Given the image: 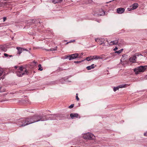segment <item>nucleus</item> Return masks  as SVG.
I'll return each mask as SVG.
<instances>
[{"instance_id": "obj_1", "label": "nucleus", "mask_w": 147, "mask_h": 147, "mask_svg": "<svg viewBox=\"0 0 147 147\" xmlns=\"http://www.w3.org/2000/svg\"><path fill=\"white\" fill-rule=\"evenodd\" d=\"M40 118L39 116H35L32 117L22 118L17 120L16 122L19 127H24L35 122L43 121Z\"/></svg>"}, {"instance_id": "obj_2", "label": "nucleus", "mask_w": 147, "mask_h": 147, "mask_svg": "<svg viewBox=\"0 0 147 147\" xmlns=\"http://www.w3.org/2000/svg\"><path fill=\"white\" fill-rule=\"evenodd\" d=\"M147 69V65L140 66L134 69V71L136 74H138L141 72H144Z\"/></svg>"}, {"instance_id": "obj_3", "label": "nucleus", "mask_w": 147, "mask_h": 147, "mask_svg": "<svg viewBox=\"0 0 147 147\" xmlns=\"http://www.w3.org/2000/svg\"><path fill=\"white\" fill-rule=\"evenodd\" d=\"M28 71L25 68L20 67L18 71L16 72V74L18 77H22L23 75L27 74Z\"/></svg>"}, {"instance_id": "obj_4", "label": "nucleus", "mask_w": 147, "mask_h": 147, "mask_svg": "<svg viewBox=\"0 0 147 147\" xmlns=\"http://www.w3.org/2000/svg\"><path fill=\"white\" fill-rule=\"evenodd\" d=\"M143 56V55L141 53H136L135 55L132 57L129 58V61L130 62L134 63L137 61V59H141V57Z\"/></svg>"}, {"instance_id": "obj_5", "label": "nucleus", "mask_w": 147, "mask_h": 147, "mask_svg": "<svg viewBox=\"0 0 147 147\" xmlns=\"http://www.w3.org/2000/svg\"><path fill=\"white\" fill-rule=\"evenodd\" d=\"M118 43V45L120 47L122 46L123 44V41L121 39H117L116 40L111 42L109 44V45H116Z\"/></svg>"}, {"instance_id": "obj_6", "label": "nucleus", "mask_w": 147, "mask_h": 147, "mask_svg": "<svg viewBox=\"0 0 147 147\" xmlns=\"http://www.w3.org/2000/svg\"><path fill=\"white\" fill-rule=\"evenodd\" d=\"M83 137L85 139L94 140L95 138V136L92 133L88 132L84 134Z\"/></svg>"}, {"instance_id": "obj_7", "label": "nucleus", "mask_w": 147, "mask_h": 147, "mask_svg": "<svg viewBox=\"0 0 147 147\" xmlns=\"http://www.w3.org/2000/svg\"><path fill=\"white\" fill-rule=\"evenodd\" d=\"M55 43L51 42H50L49 45V47L51 48L47 50V51H49L50 50L51 51H53L56 50L57 49V46H55Z\"/></svg>"}, {"instance_id": "obj_8", "label": "nucleus", "mask_w": 147, "mask_h": 147, "mask_svg": "<svg viewBox=\"0 0 147 147\" xmlns=\"http://www.w3.org/2000/svg\"><path fill=\"white\" fill-rule=\"evenodd\" d=\"M79 54L77 53H75L71 54L67 56L68 58H69V59L70 60L72 59H74L78 58Z\"/></svg>"}, {"instance_id": "obj_9", "label": "nucleus", "mask_w": 147, "mask_h": 147, "mask_svg": "<svg viewBox=\"0 0 147 147\" xmlns=\"http://www.w3.org/2000/svg\"><path fill=\"white\" fill-rule=\"evenodd\" d=\"M123 49H121L120 50L118 51H117L115 52L114 53H111L110 54V55L109 56H108L107 58H111L112 57V56H115V54L116 53H117L118 54H119L120 53H121L123 51Z\"/></svg>"}, {"instance_id": "obj_10", "label": "nucleus", "mask_w": 147, "mask_h": 147, "mask_svg": "<svg viewBox=\"0 0 147 147\" xmlns=\"http://www.w3.org/2000/svg\"><path fill=\"white\" fill-rule=\"evenodd\" d=\"M138 6V4L137 3H134L130 7V8H128V11H130L131 10H133L137 8Z\"/></svg>"}, {"instance_id": "obj_11", "label": "nucleus", "mask_w": 147, "mask_h": 147, "mask_svg": "<svg viewBox=\"0 0 147 147\" xmlns=\"http://www.w3.org/2000/svg\"><path fill=\"white\" fill-rule=\"evenodd\" d=\"M95 41L98 42L99 44L101 45L104 43L105 40L103 38H96L95 39Z\"/></svg>"}, {"instance_id": "obj_12", "label": "nucleus", "mask_w": 147, "mask_h": 147, "mask_svg": "<svg viewBox=\"0 0 147 147\" xmlns=\"http://www.w3.org/2000/svg\"><path fill=\"white\" fill-rule=\"evenodd\" d=\"M126 85H120L119 86H118L117 87H114L113 88V90L115 92L116 90H118L119 89V88H125L126 87Z\"/></svg>"}, {"instance_id": "obj_13", "label": "nucleus", "mask_w": 147, "mask_h": 147, "mask_svg": "<svg viewBox=\"0 0 147 147\" xmlns=\"http://www.w3.org/2000/svg\"><path fill=\"white\" fill-rule=\"evenodd\" d=\"M125 11V9L123 8H119L117 9V12L119 14L123 13Z\"/></svg>"}, {"instance_id": "obj_14", "label": "nucleus", "mask_w": 147, "mask_h": 147, "mask_svg": "<svg viewBox=\"0 0 147 147\" xmlns=\"http://www.w3.org/2000/svg\"><path fill=\"white\" fill-rule=\"evenodd\" d=\"M56 115L55 114H51L47 115V118L49 117L51 119H54L56 118Z\"/></svg>"}, {"instance_id": "obj_15", "label": "nucleus", "mask_w": 147, "mask_h": 147, "mask_svg": "<svg viewBox=\"0 0 147 147\" xmlns=\"http://www.w3.org/2000/svg\"><path fill=\"white\" fill-rule=\"evenodd\" d=\"M99 11V13L98 15L99 16H103L105 14V11L102 9H100Z\"/></svg>"}, {"instance_id": "obj_16", "label": "nucleus", "mask_w": 147, "mask_h": 147, "mask_svg": "<svg viewBox=\"0 0 147 147\" xmlns=\"http://www.w3.org/2000/svg\"><path fill=\"white\" fill-rule=\"evenodd\" d=\"M78 115L77 113H71L70 114V116L72 119H74L75 117L77 118Z\"/></svg>"}, {"instance_id": "obj_17", "label": "nucleus", "mask_w": 147, "mask_h": 147, "mask_svg": "<svg viewBox=\"0 0 147 147\" xmlns=\"http://www.w3.org/2000/svg\"><path fill=\"white\" fill-rule=\"evenodd\" d=\"M16 49L18 50V54H19V55H20L22 52V49L20 47H17L16 48Z\"/></svg>"}, {"instance_id": "obj_18", "label": "nucleus", "mask_w": 147, "mask_h": 147, "mask_svg": "<svg viewBox=\"0 0 147 147\" xmlns=\"http://www.w3.org/2000/svg\"><path fill=\"white\" fill-rule=\"evenodd\" d=\"M94 68V64L90 66H87L86 67V69L88 70H90L91 69H93Z\"/></svg>"}, {"instance_id": "obj_19", "label": "nucleus", "mask_w": 147, "mask_h": 147, "mask_svg": "<svg viewBox=\"0 0 147 147\" xmlns=\"http://www.w3.org/2000/svg\"><path fill=\"white\" fill-rule=\"evenodd\" d=\"M93 59H101L102 58L98 56L97 55H94L92 56Z\"/></svg>"}, {"instance_id": "obj_20", "label": "nucleus", "mask_w": 147, "mask_h": 147, "mask_svg": "<svg viewBox=\"0 0 147 147\" xmlns=\"http://www.w3.org/2000/svg\"><path fill=\"white\" fill-rule=\"evenodd\" d=\"M93 58L92 56H90V57H87L86 58V60L88 61H90L91 60H92Z\"/></svg>"}, {"instance_id": "obj_21", "label": "nucleus", "mask_w": 147, "mask_h": 147, "mask_svg": "<svg viewBox=\"0 0 147 147\" xmlns=\"http://www.w3.org/2000/svg\"><path fill=\"white\" fill-rule=\"evenodd\" d=\"M4 70L3 69L0 68V76L2 75V74L4 72Z\"/></svg>"}, {"instance_id": "obj_22", "label": "nucleus", "mask_w": 147, "mask_h": 147, "mask_svg": "<svg viewBox=\"0 0 147 147\" xmlns=\"http://www.w3.org/2000/svg\"><path fill=\"white\" fill-rule=\"evenodd\" d=\"M38 70L40 71H42L43 70L42 68V67L41 65L40 64H39L38 65Z\"/></svg>"}, {"instance_id": "obj_23", "label": "nucleus", "mask_w": 147, "mask_h": 147, "mask_svg": "<svg viewBox=\"0 0 147 147\" xmlns=\"http://www.w3.org/2000/svg\"><path fill=\"white\" fill-rule=\"evenodd\" d=\"M59 0H52V2L54 4H55L59 2Z\"/></svg>"}, {"instance_id": "obj_24", "label": "nucleus", "mask_w": 147, "mask_h": 147, "mask_svg": "<svg viewBox=\"0 0 147 147\" xmlns=\"http://www.w3.org/2000/svg\"><path fill=\"white\" fill-rule=\"evenodd\" d=\"M5 90L2 87H0V92H2L5 91Z\"/></svg>"}, {"instance_id": "obj_25", "label": "nucleus", "mask_w": 147, "mask_h": 147, "mask_svg": "<svg viewBox=\"0 0 147 147\" xmlns=\"http://www.w3.org/2000/svg\"><path fill=\"white\" fill-rule=\"evenodd\" d=\"M83 61V60H82V61H74V63H81Z\"/></svg>"}, {"instance_id": "obj_26", "label": "nucleus", "mask_w": 147, "mask_h": 147, "mask_svg": "<svg viewBox=\"0 0 147 147\" xmlns=\"http://www.w3.org/2000/svg\"><path fill=\"white\" fill-rule=\"evenodd\" d=\"M74 106V104H73L71 105L70 106H69V109H71L73 108Z\"/></svg>"}, {"instance_id": "obj_27", "label": "nucleus", "mask_w": 147, "mask_h": 147, "mask_svg": "<svg viewBox=\"0 0 147 147\" xmlns=\"http://www.w3.org/2000/svg\"><path fill=\"white\" fill-rule=\"evenodd\" d=\"M46 32L47 33L49 32L50 33H49V34H52V32L51 31H49V30H47V31Z\"/></svg>"}, {"instance_id": "obj_28", "label": "nucleus", "mask_w": 147, "mask_h": 147, "mask_svg": "<svg viewBox=\"0 0 147 147\" xmlns=\"http://www.w3.org/2000/svg\"><path fill=\"white\" fill-rule=\"evenodd\" d=\"M76 98L78 101L79 100V98L78 97L77 94H76Z\"/></svg>"}, {"instance_id": "obj_29", "label": "nucleus", "mask_w": 147, "mask_h": 147, "mask_svg": "<svg viewBox=\"0 0 147 147\" xmlns=\"http://www.w3.org/2000/svg\"><path fill=\"white\" fill-rule=\"evenodd\" d=\"M80 55L79 56L78 55V58H81V56L83 55V53H80Z\"/></svg>"}, {"instance_id": "obj_30", "label": "nucleus", "mask_w": 147, "mask_h": 147, "mask_svg": "<svg viewBox=\"0 0 147 147\" xmlns=\"http://www.w3.org/2000/svg\"><path fill=\"white\" fill-rule=\"evenodd\" d=\"M118 49V48L117 47H115V48L113 49V50L114 51H115L117 50Z\"/></svg>"}, {"instance_id": "obj_31", "label": "nucleus", "mask_w": 147, "mask_h": 147, "mask_svg": "<svg viewBox=\"0 0 147 147\" xmlns=\"http://www.w3.org/2000/svg\"><path fill=\"white\" fill-rule=\"evenodd\" d=\"M6 20V17H4L3 18V22H5Z\"/></svg>"}, {"instance_id": "obj_32", "label": "nucleus", "mask_w": 147, "mask_h": 147, "mask_svg": "<svg viewBox=\"0 0 147 147\" xmlns=\"http://www.w3.org/2000/svg\"><path fill=\"white\" fill-rule=\"evenodd\" d=\"M144 135L145 136H147V131L144 133Z\"/></svg>"}, {"instance_id": "obj_33", "label": "nucleus", "mask_w": 147, "mask_h": 147, "mask_svg": "<svg viewBox=\"0 0 147 147\" xmlns=\"http://www.w3.org/2000/svg\"><path fill=\"white\" fill-rule=\"evenodd\" d=\"M75 41V40H73V41L71 40L69 42V43H71L72 42H74Z\"/></svg>"}, {"instance_id": "obj_34", "label": "nucleus", "mask_w": 147, "mask_h": 147, "mask_svg": "<svg viewBox=\"0 0 147 147\" xmlns=\"http://www.w3.org/2000/svg\"><path fill=\"white\" fill-rule=\"evenodd\" d=\"M4 55L5 57H7L8 56V55L7 54L4 53Z\"/></svg>"}, {"instance_id": "obj_35", "label": "nucleus", "mask_w": 147, "mask_h": 147, "mask_svg": "<svg viewBox=\"0 0 147 147\" xmlns=\"http://www.w3.org/2000/svg\"><path fill=\"white\" fill-rule=\"evenodd\" d=\"M33 63L34 64H37V62L36 61H34L33 62Z\"/></svg>"}, {"instance_id": "obj_36", "label": "nucleus", "mask_w": 147, "mask_h": 147, "mask_svg": "<svg viewBox=\"0 0 147 147\" xmlns=\"http://www.w3.org/2000/svg\"><path fill=\"white\" fill-rule=\"evenodd\" d=\"M17 66H15V68L17 69Z\"/></svg>"}, {"instance_id": "obj_37", "label": "nucleus", "mask_w": 147, "mask_h": 147, "mask_svg": "<svg viewBox=\"0 0 147 147\" xmlns=\"http://www.w3.org/2000/svg\"><path fill=\"white\" fill-rule=\"evenodd\" d=\"M69 43V42H67V43H66V44H66V45H67V44H68V43Z\"/></svg>"}, {"instance_id": "obj_38", "label": "nucleus", "mask_w": 147, "mask_h": 147, "mask_svg": "<svg viewBox=\"0 0 147 147\" xmlns=\"http://www.w3.org/2000/svg\"><path fill=\"white\" fill-rule=\"evenodd\" d=\"M73 147V146H71V147Z\"/></svg>"}]
</instances>
